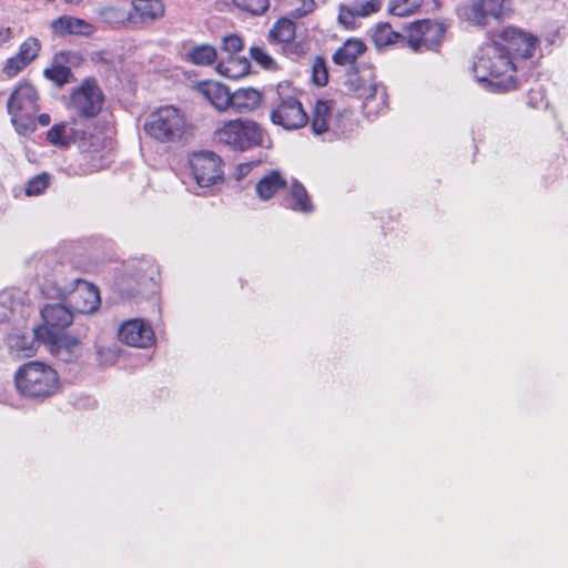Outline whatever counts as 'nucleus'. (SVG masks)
<instances>
[{
	"mask_svg": "<svg viewBox=\"0 0 568 568\" xmlns=\"http://www.w3.org/2000/svg\"><path fill=\"white\" fill-rule=\"evenodd\" d=\"M473 71L476 80L495 93H507L520 87L517 63L491 38L479 48Z\"/></svg>",
	"mask_w": 568,
	"mask_h": 568,
	"instance_id": "nucleus-1",
	"label": "nucleus"
},
{
	"mask_svg": "<svg viewBox=\"0 0 568 568\" xmlns=\"http://www.w3.org/2000/svg\"><path fill=\"white\" fill-rule=\"evenodd\" d=\"M41 317L42 323L33 329L36 339L52 355L71 362L81 344L78 337L67 333L73 322L72 311L61 304H47L41 310Z\"/></svg>",
	"mask_w": 568,
	"mask_h": 568,
	"instance_id": "nucleus-2",
	"label": "nucleus"
},
{
	"mask_svg": "<svg viewBox=\"0 0 568 568\" xmlns=\"http://www.w3.org/2000/svg\"><path fill=\"white\" fill-rule=\"evenodd\" d=\"M143 130L146 136L161 144H184L194 135V125L186 114L175 105H162L145 119Z\"/></svg>",
	"mask_w": 568,
	"mask_h": 568,
	"instance_id": "nucleus-3",
	"label": "nucleus"
},
{
	"mask_svg": "<svg viewBox=\"0 0 568 568\" xmlns=\"http://www.w3.org/2000/svg\"><path fill=\"white\" fill-rule=\"evenodd\" d=\"M303 91L291 81L278 82L270 101V121L287 131L305 128L308 112L302 103Z\"/></svg>",
	"mask_w": 568,
	"mask_h": 568,
	"instance_id": "nucleus-4",
	"label": "nucleus"
},
{
	"mask_svg": "<svg viewBox=\"0 0 568 568\" xmlns=\"http://www.w3.org/2000/svg\"><path fill=\"white\" fill-rule=\"evenodd\" d=\"M17 393L24 398L44 400L60 390V376L49 364L30 361L18 367L13 377Z\"/></svg>",
	"mask_w": 568,
	"mask_h": 568,
	"instance_id": "nucleus-5",
	"label": "nucleus"
},
{
	"mask_svg": "<svg viewBox=\"0 0 568 568\" xmlns=\"http://www.w3.org/2000/svg\"><path fill=\"white\" fill-rule=\"evenodd\" d=\"M39 101V91L29 80H20L12 89L7 101V112L19 134L27 135L36 131V114L40 110Z\"/></svg>",
	"mask_w": 568,
	"mask_h": 568,
	"instance_id": "nucleus-6",
	"label": "nucleus"
},
{
	"mask_svg": "<svg viewBox=\"0 0 568 568\" xmlns=\"http://www.w3.org/2000/svg\"><path fill=\"white\" fill-rule=\"evenodd\" d=\"M308 124L315 135L328 132L339 136L354 131L356 120L354 112L349 109L336 110V102L333 99L318 98L308 112Z\"/></svg>",
	"mask_w": 568,
	"mask_h": 568,
	"instance_id": "nucleus-7",
	"label": "nucleus"
},
{
	"mask_svg": "<svg viewBox=\"0 0 568 568\" xmlns=\"http://www.w3.org/2000/svg\"><path fill=\"white\" fill-rule=\"evenodd\" d=\"M215 140L234 151H247L262 146L265 138L263 128L251 119L225 121L214 132Z\"/></svg>",
	"mask_w": 568,
	"mask_h": 568,
	"instance_id": "nucleus-8",
	"label": "nucleus"
},
{
	"mask_svg": "<svg viewBox=\"0 0 568 568\" xmlns=\"http://www.w3.org/2000/svg\"><path fill=\"white\" fill-rule=\"evenodd\" d=\"M490 38L515 63L532 59L540 49V39L536 34L515 26L497 29Z\"/></svg>",
	"mask_w": 568,
	"mask_h": 568,
	"instance_id": "nucleus-9",
	"label": "nucleus"
},
{
	"mask_svg": "<svg viewBox=\"0 0 568 568\" xmlns=\"http://www.w3.org/2000/svg\"><path fill=\"white\" fill-rule=\"evenodd\" d=\"M119 9L109 8L104 14L109 22L142 29L165 16V4L163 0H131L126 14L119 19Z\"/></svg>",
	"mask_w": 568,
	"mask_h": 568,
	"instance_id": "nucleus-10",
	"label": "nucleus"
},
{
	"mask_svg": "<svg viewBox=\"0 0 568 568\" xmlns=\"http://www.w3.org/2000/svg\"><path fill=\"white\" fill-rule=\"evenodd\" d=\"M405 47L415 53L437 51L445 37L443 23L432 19H419L404 28Z\"/></svg>",
	"mask_w": 568,
	"mask_h": 568,
	"instance_id": "nucleus-11",
	"label": "nucleus"
},
{
	"mask_svg": "<svg viewBox=\"0 0 568 568\" xmlns=\"http://www.w3.org/2000/svg\"><path fill=\"white\" fill-rule=\"evenodd\" d=\"M105 95L93 77L83 79L70 93V106L80 119L97 118L104 105Z\"/></svg>",
	"mask_w": 568,
	"mask_h": 568,
	"instance_id": "nucleus-12",
	"label": "nucleus"
},
{
	"mask_svg": "<svg viewBox=\"0 0 568 568\" xmlns=\"http://www.w3.org/2000/svg\"><path fill=\"white\" fill-rule=\"evenodd\" d=\"M190 168L196 183L202 187L224 181L223 161L212 151L194 152L190 158Z\"/></svg>",
	"mask_w": 568,
	"mask_h": 568,
	"instance_id": "nucleus-13",
	"label": "nucleus"
},
{
	"mask_svg": "<svg viewBox=\"0 0 568 568\" xmlns=\"http://www.w3.org/2000/svg\"><path fill=\"white\" fill-rule=\"evenodd\" d=\"M61 297L72 311L80 314H91L101 304L99 288L84 280H77L74 287L67 294H62Z\"/></svg>",
	"mask_w": 568,
	"mask_h": 568,
	"instance_id": "nucleus-14",
	"label": "nucleus"
},
{
	"mask_svg": "<svg viewBox=\"0 0 568 568\" xmlns=\"http://www.w3.org/2000/svg\"><path fill=\"white\" fill-rule=\"evenodd\" d=\"M119 338L124 344L139 348H148L155 343L152 326L141 318L124 322L119 328Z\"/></svg>",
	"mask_w": 568,
	"mask_h": 568,
	"instance_id": "nucleus-15",
	"label": "nucleus"
},
{
	"mask_svg": "<svg viewBox=\"0 0 568 568\" xmlns=\"http://www.w3.org/2000/svg\"><path fill=\"white\" fill-rule=\"evenodd\" d=\"M506 0H476L466 9V17L477 26H486L489 18L497 20L507 16Z\"/></svg>",
	"mask_w": 568,
	"mask_h": 568,
	"instance_id": "nucleus-16",
	"label": "nucleus"
},
{
	"mask_svg": "<svg viewBox=\"0 0 568 568\" xmlns=\"http://www.w3.org/2000/svg\"><path fill=\"white\" fill-rule=\"evenodd\" d=\"M77 54L71 51H59L52 57L51 65L43 70V77L51 81L55 87L62 88L74 79V74L69 67Z\"/></svg>",
	"mask_w": 568,
	"mask_h": 568,
	"instance_id": "nucleus-17",
	"label": "nucleus"
},
{
	"mask_svg": "<svg viewBox=\"0 0 568 568\" xmlns=\"http://www.w3.org/2000/svg\"><path fill=\"white\" fill-rule=\"evenodd\" d=\"M50 29L57 37H91L95 32L94 26L89 21L68 14L52 20Z\"/></svg>",
	"mask_w": 568,
	"mask_h": 568,
	"instance_id": "nucleus-18",
	"label": "nucleus"
},
{
	"mask_svg": "<svg viewBox=\"0 0 568 568\" xmlns=\"http://www.w3.org/2000/svg\"><path fill=\"white\" fill-rule=\"evenodd\" d=\"M363 112L367 118H375L388 109V94L382 84H372L363 100Z\"/></svg>",
	"mask_w": 568,
	"mask_h": 568,
	"instance_id": "nucleus-19",
	"label": "nucleus"
},
{
	"mask_svg": "<svg viewBox=\"0 0 568 568\" xmlns=\"http://www.w3.org/2000/svg\"><path fill=\"white\" fill-rule=\"evenodd\" d=\"M200 92L219 111H226L232 104V93L220 82L204 81L200 84Z\"/></svg>",
	"mask_w": 568,
	"mask_h": 568,
	"instance_id": "nucleus-20",
	"label": "nucleus"
},
{
	"mask_svg": "<svg viewBox=\"0 0 568 568\" xmlns=\"http://www.w3.org/2000/svg\"><path fill=\"white\" fill-rule=\"evenodd\" d=\"M263 102V93L254 88H239L232 92L231 108L237 113H251Z\"/></svg>",
	"mask_w": 568,
	"mask_h": 568,
	"instance_id": "nucleus-21",
	"label": "nucleus"
},
{
	"mask_svg": "<svg viewBox=\"0 0 568 568\" xmlns=\"http://www.w3.org/2000/svg\"><path fill=\"white\" fill-rule=\"evenodd\" d=\"M105 139L91 135L89 139V146L83 144L81 159L83 163L90 165V172L99 171L104 166L106 158V143Z\"/></svg>",
	"mask_w": 568,
	"mask_h": 568,
	"instance_id": "nucleus-22",
	"label": "nucleus"
},
{
	"mask_svg": "<svg viewBox=\"0 0 568 568\" xmlns=\"http://www.w3.org/2000/svg\"><path fill=\"white\" fill-rule=\"evenodd\" d=\"M366 50L367 47L363 40L349 38L334 52L332 60L336 65H353Z\"/></svg>",
	"mask_w": 568,
	"mask_h": 568,
	"instance_id": "nucleus-23",
	"label": "nucleus"
},
{
	"mask_svg": "<svg viewBox=\"0 0 568 568\" xmlns=\"http://www.w3.org/2000/svg\"><path fill=\"white\" fill-rule=\"evenodd\" d=\"M372 41L377 49H386L396 44L405 47V32L395 31L390 23L379 22L372 31Z\"/></svg>",
	"mask_w": 568,
	"mask_h": 568,
	"instance_id": "nucleus-24",
	"label": "nucleus"
},
{
	"mask_svg": "<svg viewBox=\"0 0 568 568\" xmlns=\"http://www.w3.org/2000/svg\"><path fill=\"white\" fill-rule=\"evenodd\" d=\"M251 62L245 57L227 55L216 64V71L229 79H240L250 73Z\"/></svg>",
	"mask_w": 568,
	"mask_h": 568,
	"instance_id": "nucleus-25",
	"label": "nucleus"
},
{
	"mask_svg": "<svg viewBox=\"0 0 568 568\" xmlns=\"http://www.w3.org/2000/svg\"><path fill=\"white\" fill-rule=\"evenodd\" d=\"M185 49L184 60L191 64L206 67L213 64L217 59V50L214 45L203 43L191 45Z\"/></svg>",
	"mask_w": 568,
	"mask_h": 568,
	"instance_id": "nucleus-26",
	"label": "nucleus"
},
{
	"mask_svg": "<svg viewBox=\"0 0 568 568\" xmlns=\"http://www.w3.org/2000/svg\"><path fill=\"white\" fill-rule=\"evenodd\" d=\"M287 185L286 180L282 176L278 171H271L268 174L264 175L255 186V191L257 196L267 201L272 199L277 192L284 190Z\"/></svg>",
	"mask_w": 568,
	"mask_h": 568,
	"instance_id": "nucleus-27",
	"label": "nucleus"
},
{
	"mask_svg": "<svg viewBox=\"0 0 568 568\" xmlns=\"http://www.w3.org/2000/svg\"><path fill=\"white\" fill-rule=\"evenodd\" d=\"M47 142L58 149H67L75 142V131L67 122L54 123L45 133Z\"/></svg>",
	"mask_w": 568,
	"mask_h": 568,
	"instance_id": "nucleus-28",
	"label": "nucleus"
},
{
	"mask_svg": "<svg viewBox=\"0 0 568 568\" xmlns=\"http://www.w3.org/2000/svg\"><path fill=\"white\" fill-rule=\"evenodd\" d=\"M296 37V26L287 17L278 18L268 31L267 40L270 43L285 44Z\"/></svg>",
	"mask_w": 568,
	"mask_h": 568,
	"instance_id": "nucleus-29",
	"label": "nucleus"
},
{
	"mask_svg": "<svg viewBox=\"0 0 568 568\" xmlns=\"http://www.w3.org/2000/svg\"><path fill=\"white\" fill-rule=\"evenodd\" d=\"M290 197L291 203L288 204V207L291 210L302 213H311L314 211L312 199L301 182L294 181L292 183Z\"/></svg>",
	"mask_w": 568,
	"mask_h": 568,
	"instance_id": "nucleus-30",
	"label": "nucleus"
},
{
	"mask_svg": "<svg viewBox=\"0 0 568 568\" xmlns=\"http://www.w3.org/2000/svg\"><path fill=\"white\" fill-rule=\"evenodd\" d=\"M382 4V0H353L348 6L342 7L339 19L342 20L345 13L351 17H367L378 12Z\"/></svg>",
	"mask_w": 568,
	"mask_h": 568,
	"instance_id": "nucleus-31",
	"label": "nucleus"
},
{
	"mask_svg": "<svg viewBox=\"0 0 568 568\" xmlns=\"http://www.w3.org/2000/svg\"><path fill=\"white\" fill-rule=\"evenodd\" d=\"M423 4V0H389L388 13L398 18L415 14Z\"/></svg>",
	"mask_w": 568,
	"mask_h": 568,
	"instance_id": "nucleus-32",
	"label": "nucleus"
},
{
	"mask_svg": "<svg viewBox=\"0 0 568 568\" xmlns=\"http://www.w3.org/2000/svg\"><path fill=\"white\" fill-rule=\"evenodd\" d=\"M41 49L42 44L38 38L28 37L19 45L17 55L30 65L39 57Z\"/></svg>",
	"mask_w": 568,
	"mask_h": 568,
	"instance_id": "nucleus-33",
	"label": "nucleus"
},
{
	"mask_svg": "<svg viewBox=\"0 0 568 568\" xmlns=\"http://www.w3.org/2000/svg\"><path fill=\"white\" fill-rule=\"evenodd\" d=\"M312 82L317 87H324L328 83V69L323 57L316 55L312 60Z\"/></svg>",
	"mask_w": 568,
	"mask_h": 568,
	"instance_id": "nucleus-34",
	"label": "nucleus"
},
{
	"mask_svg": "<svg viewBox=\"0 0 568 568\" xmlns=\"http://www.w3.org/2000/svg\"><path fill=\"white\" fill-rule=\"evenodd\" d=\"M233 3L242 11L252 16L263 14L270 7L268 0H232Z\"/></svg>",
	"mask_w": 568,
	"mask_h": 568,
	"instance_id": "nucleus-35",
	"label": "nucleus"
},
{
	"mask_svg": "<svg viewBox=\"0 0 568 568\" xmlns=\"http://www.w3.org/2000/svg\"><path fill=\"white\" fill-rule=\"evenodd\" d=\"M50 184V176L48 173H41L31 178L26 186L27 195H40Z\"/></svg>",
	"mask_w": 568,
	"mask_h": 568,
	"instance_id": "nucleus-36",
	"label": "nucleus"
},
{
	"mask_svg": "<svg viewBox=\"0 0 568 568\" xmlns=\"http://www.w3.org/2000/svg\"><path fill=\"white\" fill-rule=\"evenodd\" d=\"M251 58L266 70H275L277 64L275 60L262 47H251Z\"/></svg>",
	"mask_w": 568,
	"mask_h": 568,
	"instance_id": "nucleus-37",
	"label": "nucleus"
},
{
	"mask_svg": "<svg viewBox=\"0 0 568 568\" xmlns=\"http://www.w3.org/2000/svg\"><path fill=\"white\" fill-rule=\"evenodd\" d=\"M29 64H27L17 53L6 60L2 67V73L12 79L22 72Z\"/></svg>",
	"mask_w": 568,
	"mask_h": 568,
	"instance_id": "nucleus-38",
	"label": "nucleus"
},
{
	"mask_svg": "<svg viewBox=\"0 0 568 568\" xmlns=\"http://www.w3.org/2000/svg\"><path fill=\"white\" fill-rule=\"evenodd\" d=\"M243 48V38L235 33L223 37L221 41V50L229 53V55H235L237 52H241Z\"/></svg>",
	"mask_w": 568,
	"mask_h": 568,
	"instance_id": "nucleus-39",
	"label": "nucleus"
},
{
	"mask_svg": "<svg viewBox=\"0 0 568 568\" xmlns=\"http://www.w3.org/2000/svg\"><path fill=\"white\" fill-rule=\"evenodd\" d=\"M310 47L304 41H295L291 40V42H287L284 44V53L287 58H290L293 61H297L306 53L308 52Z\"/></svg>",
	"mask_w": 568,
	"mask_h": 568,
	"instance_id": "nucleus-40",
	"label": "nucleus"
},
{
	"mask_svg": "<svg viewBox=\"0 0 568 568\" xmlns=\"http://www.w3.org/2000/svg\"><path fill=\"white\" fill-rule=\"evenodd\" d=\"M316 9L315 0H296L292 8L290 16L293 19H303L306 16L313 13Z\"/></svg>",
	"mask_w": 568,
	"mask_h": 568,
	"instance_id": "nucleus-41",
	"label": "nucleus"
},
{
	"mask_svg": "<svg viewBox=\"0 0 568 568\" xmlns=\"http://www.w3.org/2000/svg\"><path fill=\"white\" fill-rule=\"evenodd\" d=\"M36 337L28 339L24 336L19 337L16 342V348L19 352H22V355L26 357H31L37 353V346H36Z\"/></svg>",
	"mask_w": 568,
	"mask_h": 568,
	"instance_id": "nucleus-42",
	"label": "nucleus"
},
{
	"mask_svg": "<svg viewBox=\"0 0 568 568\" xmlns=\"http://www.w3.org/2000/svg\"><path fill=\"white\" fill-rule=\"evenodd\" d=\"M13 38L10 27H0V45L9 42Z\"/></svg>",
	"mask_w": 568,
	"mask_h": 568,
	"instance_id": "nucleus-43",
	"label": "nucleus"
},
{
	"mask_svg": "<svg viewBox=\"0 0 568 568\" xmlns=\"http://www.w3.org/2000/svg\"><path fill=\"white\" fill-rule=\"evenodd\" d=\"M51 122V116L49 113H41V114H36V128L39 125L41 126H48Z\"/></svg>",
	"mask_w": 568,
	"mask_h": 568,
	"instance_id": "nucleus-44",
	"label": "nucleus"
},
{
	"mask_svg": "<svg viewBox=\"0 0 568 568\" xmlns=\"http://www.w3.org/2000/svg\"><path fill=\"white\" fill-rule=\"evenodd\" d=\"M69 3H79L81 0H65Z\"/></svg>",
	"mask_w": 568,
	"mask_h": 568,
	"instance_id": "nucleus-45",
	"label": "nucleus"
}]
</instances>
